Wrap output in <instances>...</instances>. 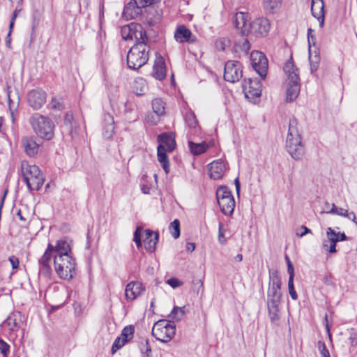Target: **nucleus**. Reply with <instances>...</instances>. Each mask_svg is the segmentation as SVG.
Masks as SVG:
<instances>
[{"label":"nucleus","mask_w":357,"mask_h":357,"mask_svg":"<svg viewBox=\"0 0 357 357\" xmlns=\"http://www.w3.org/2000/svg\"><path fill=\"white\" fill-rule=\"evenodd\" d=\"M192 33L190 29H188L184 25L180 26L177 28L174 33V38L177 42L179 43H192L194 40L191 39Z\"/></svg>","instance_id":"a878e982"},{"label":"nucleus","mask_w":357,"mask_h":357,"mask_svg":"<svg viewBox=\"0 0 357 357\" xmlns=\"http://www.w3.org/2000/svg\"><path fill=\"white\" fill-rule=\"evenodd\" d=\"M317 348L319 351L321 357H331L329 351L327 349L326 344L324 342L319 341L317 342Z\"/></svg>","instance_id":"a18cd8bd"},{"label":"nucleus","mask_w":357,"mask_h":357,"mask_svg":"<svg viewBox=\"0 0 357 357\" xmlns=\"http://www.w3.org/2000/svg\"><path fill=\"white\" fill-rule=\"evenodd\" d=\"M167 150H165L163 145H159L157 150L158 160L162 165L166 174L169 172V162L167 155Z\"/></svg>","instance_id":"c756f323"},{"label":"nucleus","mask_w":357,"mask_h":357,"mask_svg":"<svg viewBox=\"0 0 357 357\" xmlns=\"http://www.w3.org/2000/svg\"><path fill=\"white\" fill-rule=\"evenodd\" d=\"M287 272L289 275V279L294 280V268L293 264H289L287 266Z\"/></svg>","instance_id":"4d7b16f0"},{"label":"nucleus","mask_w":357,"mask_h":357,"mask_svg":"<svg viewBox=\"0 0 357 357\" xmlns=\"http://www.w3.org/2000/svg\"><path fill=\"white\" fill-rule=\"evenodd\" d=\"M114 131V117L110 113H107L104 117V126L102 130V136L105 139H110Z\"/></svg>","instance_id":"393cba45"},{"label":"nucleus","mask_w":357,"mask_h":357,"mask_svg":"<svg viewBox=\"0 0 357 357\" xmlns=\"http://www.w3.org/2000/svg\"><path fill=\"white\" fill-rule=\"evenodd\" d=\"M221 211L226 215H231L235 208V200L232 195L218 202Z\"/></svg>","instance_id":"5701e85b"},{"label":"nucleus","mask_w":357,"mask_h":357,"mask_svg":"<svg viewBox=\"0 0 357 357\" xmlns=\"http://www.w3.org/2000/svg\"><path fill=\"white\" fill-rule=\"evenodd\" d=\"M311 13L314 17L317 19L319 26L324 25V3L323 0L311 1Z\"/></svg>","instance_id":"6ab92c4d"},{"label":"nucleus","mask_w":357,"mask_h":357,"mask_svg":"<svg viewBox=\"0 0 357 357\" xmlns=\"http://www.w3.org/2000/svg\"><path fill=\"white\" fill-rule=\"evenodd\" d=\"M184 314L185 312L183 307H174L169 314V318L173 321H178L182 319Z\"/></svg>","instance_id":"e433bc0d"},{"label":"nucleus","mask_w":357,"mask_h":357,"mask_svg":"<svg viewBox=\"0 0 357 357\" xmlns=\"http://www.w3.org/2000/svg\"><path fill=\"white\" fill-rule=\"evenodd\" d=\"M121 33L125 40H135L136 43L140 40H148L146 31L139 24L131 23L121 27Z\"/></svg>","instance_id":"1a4fd4ad"},{"label":"nucleus","mask_w":357,"mask_h":357,"mask_svg":"<svg viewBox=\"0 0 357 357\" xmlns=\"http://www.w3.org/2000/svg\"><path fill=\"white\" fill-rule=\"evenodd\" d=\"M326 213L333 214V215H337L341 217L347 218L349 220H351L353 221L355 225L357 226V220L356 214L353 211H349L347 209H344L342 208H340L336 206L335 204H332V209H330L329 211H326Z\"/></svg>","instance_id":"b1692460"},{"label":"nucleus","mask_w":357,"mask_h":357,"mask_svg":"<svg viewBox=\"0 0 357 357\" xmlns=\"http://www.w3.org/2000/svg\"><path fill=\"white\" fill-rule=\"evenodd\" d=\"M99 18L100 22H102V19L104 18V4L100 3L99 7Z\"/></svg>","instance_id":"052dcab7"},{"label":"nucleus","mask_w":357,"mask_h":357,"mask_svg":"<svg viewBox=\"0 0 357 357\" xmlns=\"http://www.w3.org/2000/svg\"><path fill=\"white\" fill-rule=\"evenodd\" d=\"M176 326L167 320H159L152 328V335L162 342H169L175 335Z\"/></svg>","instance_id":"6e6552de"},{"label":"nucleus","mask_w":357,"mask_h":357,"mask_svg":"<svg viewBox=\"0 0 357 357\" xmlns=\"http://www.w3.org/2000/svg\"><path fill=\"white\" fill-rule=\"evenodd\" d=\"M324 322H325L326 329L327 332L328 333V334L330 335V326H329L328 321L327 314L325 315Z\"/></svg>","instance_id":"69168bd1"},{"label":"nucleus","mask_w":357,"mask_h":357,"mask_svg":"<svg viewBox=\"0 0 357 357\" xmlns=\"http://www.w3.org/2000/svg\"><path fill=\"white\" fill-rule=\"evenodd\" d=\"M288 289H289V293L290 294V296L291 298L293 299V300H297L298 299V295H297V293L294 289V280L292 279H289L288 280Z\"/></svg>","instance_id":"49530a36"},{"label":"nucleus","mask_w":357,"mask_h":357,"mask_svg":"<svg viewBox=\"0 0 357 357\" xmlns=\"http://www.w3.org/2000/svg\"><path fill=\"white\" fill-rule=\"evenodd\" d=\"M21 172L23 181L30 190H39L45 178L41 174L39 167L35 165H31L26 161L21 162Z\"/></svg>","instance_id":"0eeeda50"},{"label":"nucleus","mask_w":357,"mask_h":357,"mask_svg":"<svg viewBox=\"0 0 357 357\" xmlns=\"http://www.w3.org/2000/svg\"><path fill=\"white\" fill-rule=\"evenodd\" d=\"M234 183H235V186H236V189L237 193H239V191H240V182H239L238 178H236L235 179Z\"/></svg>","instance_id":"774afa93"},{"label":"nucleus","mask_w":357,"mask_h":357,"mask_svg":"<svg viewBox=\"0 0 357 357\" xmlns=\"http://www.w3.org/2000/svg\"><path fill=\"white\" fill-rule=\"evenodd\" d=\"M249 15L248 13L244 12L236 13L234 16L233 24L234 27L240 31V33L243 36H247L249 34Z\"/></svg>","instance_id":"dca6fc26"},{"label":"nucleus","mask_w":357,"mask_h":357,"mask_svg":"<svg viewBox=\"0 0 357 357\" xmlns=\"http://www.w3.org/2000/svg\"><path fill=\"white\" fill-rule=\"evenodd\" d=\"M249 33L255 36H266L270 30V23L266 18H257L250 23Z\"/></svg>","instance_id":"ddd939ff"},{"label":"nucleus","mask_w":357,"mask_h":357,"mask_svg":"<svg viewBox=\"0 0 357 357\" xmlns=\"http://www.w3.org/2000/svg\"><path fill=\"white\" fill-rule=\"evenodd\" d=\"M229 42V40L226 38H222L216 42V46L222 50H225V46L227 45V43Z\"/></svg>","instance_id":"864d4df0"},{"label":"nucleus","mask_w":357,"mask_h":357,"mask_svg":"<svg viewBox=\"0 0 357 357\" xmlns=\"http://www.w3.org/2000/svg\"><path fill=\"white\" fill-rule=\"evenodd\" d=\"M158 140L160 142L159 145H163L165 150L168 151H172L176 146L174 137L171 133L165 132L159 135Z\"/></svg>","instance_id":"bb28decb"},{"label":"nucleus","mask_w":357,"mask_h":357,"mask_svg":"<svg viewBox=\"0 0 357 357\" xmlns=\"http://www.w3.org/2000/svg\"><path fill=\"white\" fill-rule=\"evenodd\" d=\"M163 113H147L145 116L146 121L150 125H156L160 119Z\"/></svg>","instance_id":"a19ab883"},{"label":"nucleus","mask_w":357,"mask_h":357,"mask_svg":"<svg viewBox=\"0 0 357 357\" xmlns=\"http://www.w3.org/2000/svg\"><path fill=\"white\" fill-rule=\"evenodd\" d=\"M326 238L323 240L321 244V248L329 253L337 252L336 244L339 242V239L337 236L336 231L331 227L326 229Z\"/></svg>","instance_id":"2eb2a0df"},{"label":"nucleus","mask_w":357,"mask_h":357,"mask_svg":"<svg viewBox=\"0 0 357 357\" xmlns=\"http://www.w3.org/2000/svg\"><path fill=\"white\" fill-rule=\"evenodd\" d=\"M309 61L310 63V70L312 73L315 72L319 67L320 63V55L316 50L312 52V50H309Z\"/></svg>","instance_id":"72a5a7b5"},{"label":"nucleus","mask_w":357,"mask_h":357,"mask_svg":"<svg viewBox=\"0 0 357 357\" xmlns=\"http://www.w3.org/2000/svg\"><path fill=\"white\" fill-rule=\"evenodd\" d=\"M30 124L37 136L45 140H50L54 135V123L47 116L34 113L30 118Z\"/></svg>","instance_id":"423d86ee"},{"label":"nucleus","mask_w":357,"mask_h":357,"mask_svg":"<svg viewBox=\"0 0 357 357\" xmlns=\"http://www.w3.org/2000/svg\"><path fill=\"white\" fill-rule=\"evenodd\" d=\"M9 345L2 340H0V351L3 357H6L9 351Z\"/></svg>","instance_id":"8fccbe9b"},{"label":"nucleus","mask_w":357,"mask_h":357,"mask_svg":"<svg viewBox=\"0 0 357 357\" xmlns=\"http://www.w3.org/2000/svg\"><path fill=\"white\" fill-rule=\"evenodd\" d=\"M64 123L66 126H69L71 128L75 126V122H74L73 113H66L64 119Z\"/></svg>","instance_id":"09e8293b"},{"label":"nucleus","mask_w":357,"mask_h":357,"mask_svg":"<svg viewBox=\"0 0 357 357\" xmlns=\"http://www.w3.org/2000/svg\"><path fill=\"white\" fill-rule=\"evenodd\" d=\"M46 100V93L40 89L31 91L27 95L29 105L36 110L40 109Z\"/></svg>","instance_id":"4468645a"},{"label":"nucleus","mask_w":357,"mask_h":357,"mask_svg":"<svg viewBox=\"0 0 357 357\" xmlns=\"http://www.w3.org/2000/svg\"><path fill=\"white\" fill-rule=\"evenodd\" d=\"M283 70L287 75V100L292 101L300 91L299 70L291 58L284 63Z\"/></svg>","instance_id":"39448f33"},{"label":"nucleus","mask_w":357,"mask_h":357,"mask_svg":"<svg viewBox=\"0 0 357 357\" xmlns=\"http://www.w3.org/2000/svg\"><path fill=\"white\" fill-rule=\"evenodd\" d=\"M142 13V9L135 3V1H131L127 3L123 10V16L127 19H134L139 15Z\"/></svg>","instance_id":"4be33fe9"},{"label":"nucleus","mask_w":357,"mask_h":357,"mask_svg":"<svg viewBox=\"0 0 357 357\" xmlns=\"http://www.w3.org/2000/svg\"><path fill=\"white\" fill-rule=\"evenodd\" d=\"M286 149L289 155L296 160H302L305 155L304 144L302 142L298 121L295 118L289 120Z\"/></svg>","instance_id":"7ed1b4c3"},{"label":"nucleus","mask_w":357,"mask_h":357,"mask_svg":"<svg viewBox=\"0 0 357 357\" xmlns=\"http://www.w3.org/2000/svg\"><path fill=\"white\" fill-rule=\"evenodd\" d=\"M185 248L188 252H192L195 249V243L192 242H188L185 245Z\"/></svg>","instance_id":"bf43d9fd"},{"label":"nucleus","mask_w":357,"mask_h":357,"mask_svg":"<svg viewBox=\"0 0 357 357\" xmlns=\"http://www.w3.org/2000/svg\"><path fill=\"white\" fill-rule=\"evenodd\" d=\"M21 321V313L20 312H14L8 317L4 321V324L8 327L10 331H15L20 328Z\"/></svg>","instance_id":"cd10ccee"},{"label":"nucleus","mask_w":357,"mask_h":357,"mask_svg":"<svg viewBox=\"0 0 357 357\" xmlns=\"http://www.w3.org/2000/svg\"><path fill=\"white\" fill-rule=\"evenodd\" d=\"M281 286L282 282L279 272L276 270L271 272L267 291V307L271 322L275 325L279 324L280 318Z\"/></svg>","instance_id":"f03ea898"},{"label":"nucleus","mask_w":357,"mask_h":357,"mask_svg":"<svg viewBox=\"0 0 357 357\" xmlns=\"http://www.w3.org/2000/svg\"><path fill=\"white\" fill-rule=\"evenodd\" d=\"M243 77V67L237 61H228L225 65L224 79L227 82L234 83Z\"/></svg>","instance_id":"f8f14e48"},{"label":"nucleus","mask_w":357,"mask_h":357,"mask_svg":"<svg viewBox=\"0 0 357 357\" xmlns=\"http://www.w3.org/2000/svg\"><path fill=\"white\" fill-rule=\"evenodd\" d=\"M208 166L209 176L214 180L222 178L227 170V165L222 160L213 161Z\"/></svg>","instance_id":"f3484780"},{"label":"nucleus","mask_w":357,"mask_h":357,"mask_svg":"<svg viewBox=\"0 0 357 357\" xmlns=\"http://www.w3.org/2000/svg\"><path fill=\"white\" fill-rule=\"evenodd\" d=\"M50 107L53 110L62 111L66 109L63 99L61 97H54L50 103Z\"/></svg>","instance_id":"f704fd0d"},{"label":"nucleus","mask_w":357,"mask_h":357,"mask_svg":"<svg viewBox=\"0 0 357 357\" xmlns=\"http://www.w3.org/2000/svg\"><path fill=\"white\" fill-rule=\"evenodd\" d=\"M133 241L135 242L137 248L141 247L142 242H141V239H140V229H139V228H137V229L135 230V231L134 233Z\"/></svg>","instance_id":"603ef678"},{"label":"nucleus","mask_w":357,"mask_h":357,"mask_svg":"<svg viewBox=\"0 0 357 357\" xmlns=\"http://www.w3.org/2000/svg\"><path fill=\"white\" fill-rule=\"evenodd\" d=\"M250 49V43L247 38H242L235 42L234 50L239 54H247Z\"/></svg>","instance_id":"7c9ffc66"},{"label":"nucleus","mask_w":357,"mask_h":357,"mask_svg":"<svg viewBox=\"0 0 357 357\" xmlns=\"http://www.w3.org/2000/svg\"><path fill=\"white\" fill-rule=\"evenodd\" d=\"M337 236L339 239V241H343L347 239V236L344 232H336Z\"/></svg>","instance_id":"0e129e2a"},{"label":"nucleus","mask_w":357,"mask_h":357,"mask_svg":"<svg viewBox=\"0 0 357 357\" xmlns=\"http://www.w3.org/2000/svg\"><path fill=\"white\" fill-rule=\"evenodd\" d=\"M126 342L127 340L123 339L121 337H117L112 344V354H114L116 352V351L121 349Z\"/></svg>","instance_id":"c03bdc74"},{"label":"nucleus","mask_w":357,"mask_h":357,"mask_svg":"<svg viewBox=\"0 0 357 357\" xmlns=\"http://www.w3.org/2000/svg\"><path fill=\"white\" fill-rule=\"evenodd\" d=\"M165 102L160 98H154L152 100L153 112H165Z\"/></svg>","instance_id":"58836bf2"},{"label":"nucleus","mask_w":357,"mask_h":357,"mask_svg":"<svg viewBox=\"0 0 357 357\" xmlns=\"http://www.w3.org/2000/svg\"><path fill=\"white\" fill-rule=\"evenodd\" d=\"M22 144L25 153L29 156H34L39 150V144L36 140L30 137H24L22 139Z\"/></svg>","instance_id":"412c9836"},{"label":"nucleus","mask_w":357,"mask_h":357,"mask_svg":"<svg viewBox=\"0 0 357 357\" xmlns=\"http://www.w3.org/2000/svg\"><path fill=\"white\" fill-rule=\"evenodd\" d=\"M229 195H232L230 190L226 186H220L217 189L216 191V197L218 202L219 200H222L229 196Z\"/></svg>","instance_id":"ea45409f"},{"label":"nucleus","mask_w":357,"mask_h":357,"mask_svg":"<svg viewBox=\"0 0 357 357\" xmlns=\"http://www.w3.org/2000/svg\"><path fill=\"white\" fill-rule=\"evenodd\" d=\"M188 145L191 153L195 155L204 153L209 147L205 142L194 143L189 142Z\"/></svg>","instance_id":"473e14b6"},{"label":"nucleus","mask_w":357,"mask_h":357,"mask_svg":"<svg viewBox=\"0 0 357 357\" xmlns=\"http://www.w3.org/2000/svg\"><path fill=\"white\" fill-rule=\"evenodd\" d=\"M349 340L352 345L357 344V333L356 332H354V333H351L350 337H349Z\"/></svg>","instance_id":"13d9d810"},{"label":"nucleus","mask_w":357,"mask_h":357,"mask_svg":"<svg viewBox=\"0 0 357 357\" xmlns=\"http://www.w3.org/2000/svg\"><path fill=\"white\" fill-rule=\"evenodd\" d=\"M307 40H308V46H309V50H312V45L315 46V43H316L315 36H311V38L309 37Z\"/></svg>","instance_id":"680f3d73"},{"label":"nucleus","mask_w":357,"mask_h":357,"mask_svg":"<svg viewBox=\"0 0 357 357\" xmlns=\"http://www.w3.org/2000/svg\"><path fill=\"white\" fill-rule=\"evenodd\" d=\"M134 331L135 329L132 326H126L123 329L121 337H123V339L127 340V342H128L133 337Z\"/></svg>","instance_id":"79ce46f5"},{"label":"nucleus","mask_w":357,"mask_h":357,"mask_svg":"<svg viewBox=\"0 0 357 357\" xmlns=\"http://www.w3.org/2000/svg\"><path fill=\"white\" fill-rule=\"evenodd\" d=\"M142 191L143 193L144 194H149V190H150V188L149 186L146 185H144L142 186Z\"/></svg>","instance_id":"338daca9"},{"label":"nucleus","mask_w":357,"mask_h":357,"mask_svg":"<svg viewBox=\"0 0 357 357\" xmlns=\"http://www.w3.org/2000/svg\"><path fill=\"white\" fill-rule=\"evenodd\" d=\"M185 119L188 127L191 128H195L197 125V121L195 115V113H186Z\"/></svg>","instance_id":"37998d69"},{"label":"nucleus","mask_w":357,"mask_h":357,"mask_svg":"<svg viewBox=\"0 0 357 357\" xmlns=\"http://www.w3.org/2000/svg\"><path fill=\"white\" fill-rule=\"evenodd\" d=\"M144 289L142 282L138 281L130 282L126 287V297L127 300L133 301L137 296H140L144 292Z\"/></svg>","instance_id":"a211bd4d"},{"label":"nucleus","mask_w":357,"mask_h":357,"mask_svg":"<svg viewBox=\"0 0 357 357\" xmlns=\"http://www.w3.org/2000/svg\"><path fill=\"white\" fill-rule=\"evenodd\" d=\"M218 241L220 244H225L227 241L226 238L225 237V229L222 222H219Z\"/></svg>","instance_id":"de8ad7c7"},{"label":"nucleus","mask_w":357,"mask_h":357,"mask_svg":"<svg viewBox=\"0 0 357 357\" xmlns=\"http://www.w3.org/2000/svg\"><path fill=\"white\" fill-rule=\"evenodd\" d=\"M133 89L137 96L143 95L147 89L145 80L142 78L135 80Z\"/></svg>","instance_id":"c9c22d12"},{"label":"nucleus","mask_w":357,"mask_h":357,"mask_svg":"<svg viewBox=\"0 0 357 357\" xmlns=\"http://www.w3.org/2000/svg\"><path fill=\"white\" fill-rule=\"evenodd\" d=\"M73 241L63 237L55 245L48 243L43 255L38 260L39 272L49 277L52 273V261L57 275L63 280H70L75 272V259L73 257Z\"/></svg>","instance_id":"f257e3e1"},{"label":"nucleus","mask_w":357,"mask_h":357,"mask_svg":"<svg viewBox=\"0 0 357 357\" xmlns=\"http://www.w3.org/2000/svg\"><path fill=\"white\" fill-rule=\"evenodd\" d=\"M158 238V233H154L149 229L144 231V237L143 241L144 243V248L148 252H153L155 250Z\"/></svg>","instance_id":"aec40b11"},{"label":"nucleus","mask_w":357,"mask_h":357,"mask_svg":"<svg viewBox=\"0 0 357 357\" xmlns=\"http://www.w3.org/2000/svg\"><path fill=\"white\" fill-rule=\"evenodd\" d=\"M167 283L172 288H176L182 285L183 282L176 278H171L167 280Z\"/></svg>","instance_id":"3c124183"},{"label":"nucleus","mask_w":357,"mask_h":357,"mask_svg":"<svg viewBox=\"0 0 357 357\" xmlns=\"http://www.w3.org/2000/svg\"><path fill=\"white\" fill-rule=\"evenodd\" d=\"M9 261L11 264L12 268L15 269L19 266V259L15 256H10L8 259Z\"/></svg>","instance_id":"5fc2aeb1"},{"label":"nucleus","mask_w":357,"mask_h":357,"mask_svg":"<svg viewBox=\"0 0 357 357\" xmlns=\"http://www.w3.org/2000/svg\"><path fill=\"white\" fill-rule=\"evenodd\" d=\"M166 75L167 70L163 59L162 57L157 59L153 66V77L157 79L162 80L165 78Z\"/></svg>","instance_id":"c85d7f7f"},{"label":"nucleus","mask_w":357,"mask_h":357,"mask_svg":"<svg viewBox=\"0 0 357 357\" xmlns=\"http://www.w3.org/2000/svg\"><path fill=\"white\" fill-rule=\"evenodd\" d=\"M301 229H303V231L298 234L301 237H303V236H305V234H309V233H311V230L310 229H308L307 227H306L305 226H302L301 227Z\"/></svg>","instance_id":"e2e57ef3"},{"label":"nucleus","mask_w":357,"mask_h":357,"mask_svg":"<svg viewBox=\"0 0 357 357\" xmlns=\"http://www.w3.org/2000/svg\"><path fill=\"white\" fill-rule=\"evenodd\" d=\"M242 87L245 98L250 102H255L261 96L262 85L257 79H245Z\"/></svg>","instance_id":"9b49d317"},{"label":"nucleus","mask_w":357,"mask_h":357,"mask_svg":"<svg viewBox=\"0 0 357 357\" xmlns=\"http://www.w3.org/2000/svg\"><path fill=\"white\" fill-rule=\"evenodd\" d=\"M250 61L253 69L264 79L266 77L268 62L266 55L259 51H252L250 54Z\"/></svg>","instance_id":"9d476101"},{"label":"nucleus","mask_w":357,"mask_h":357,"mask_svg":"<svg viewBox=\"0 0 357 357\" xmlns=\"http://www.w3.org/2000/svg\"><path fill=\"white\" fill-rule=\"evenodd\" d=\"M147 41L148 40L138 41L130 49L127 54V63L129 68L139 69L147 63L150 51Z\"/></svg>","instance_id":"20e7f679"},{"label":"nucleus","mask_w":357,"mask_h":357,"mask_svg":"<svg viewBox=\"0 0 357 357\" xmlns=\"http://www.w3.org/2000/svg\"><path fill=\"white\" fill-rule=\"evenodd\" d=\"M282 2V0H264V8L268 13H277L281 7Z\"/></svg>","instance_id":"2f4dec72"},{"label":"nucleus","mask_w":357,"mask_h":357,"mask_svg":"<svg viewBox=\"0 0 357 357\" xmlns=\"http://www.w3.org/2000/svg\"><path fill=\"white\" fill-rule=\"evenodd\" d=\"M169 230L174 238H178L180 236V222L178 219H175L170 223Z\"/></svg>","instance_id":"4c0bfd02"},{"label":"nucleus","mask_w":357,"mask_h":357,"mask_svg":"<svg viewBox=\"0 0 357 357\" xmlns=\"http://www.w3.org/2000/svg\"><path fill=\"white\" fill-rule=\"evenodd\" d=\"M39 17H40V14L38 13V12L36 10L33 14V27H36L39 24V21H40V19H39Z\"/></svg>","instance_id":"6e6d98bb"}]
</instances>
